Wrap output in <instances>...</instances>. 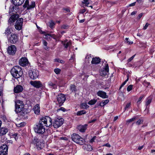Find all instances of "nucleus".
<instances>
[{"label":"nucleus","instance_id":"obj_32","mask_svg":"<svg viewBox=\"0 0 155 155\" xmlns=\"http://www.w3.org/2000/svg\"><path fill=\"white\" fill-rule=\"evenodd\" d=\"M86 112L84 110H82L79 111L77 113V116H80L82 114H86Z\"/></svg>","mask_w":155,"mask_h":155},{"label":"nucleus","instance_id":"obj_24","mask_svg":"<svg viewBox=\"0 0 155 155\" xmlns=\"http://www.w3.org/2000/svg\"><path fill=\"white\" fill-rule=\"evenodd\" d=\"M101 61V59L99 58L95 57L93 58L91 61L92 64H97Z\"/></svg>","mask_w":155,"mask_h":155},{"label":"nucleus","instance_id":"obj_29","mask_svg":"<svg viewBox=\"0 0 155 155\" xmlns=\"http://www.w3.org/2000/svg\"><path fill=\"white\" fill-rule=\"evenodd\" d=\"M65 41L64 43H63V41L62 42V43L64 47V48L66 49L68 46H70L71 45V43L70 41H68L67 43Z\"/></svg>","mask_w":155,"mask_h":155},{"label":"nucleus","instance_id":"obj_41","mask_svg":"<svg viewBox=\"0 0 155 155\" xmlns=\"http://www.w3.org/2000/svg\"><path fill=\"white\" fill-rule=\"evenodd\" d=\"M152 101L151 99H147V101L146 103V109L147 108V106L150 104Z\"/></svg>","mask_w":155,"mask_h":155},{"label":"nucleus","instance_id":"obj_2","mask_svg":"<svg viewBox=\"0 0 155 155\" xmlns=\"http://www.w3.org/2000/svg\"><path fill=\"white\" fill-rule=\"evenodd\" d=\"M19 15L18 14L12 15L10 17L8 22L10 26L13 25L15 22L16 21L14 25L15 28L17 30H21L22 27L23 19L22 18H18Z\"/></svg>","mask_w":155,"mask_h":155},{"label":"nucleus","instance_id":"obj_47","mask_svg":"<svg viewBox=\"0 0 155 155\" xmlns=\"http://www.w3.org/2000/svg\"><path fill=\"white\" fill-rule=\"evenodd\" d=\"M0 117L3 120L4 122H6V121L7 120V118L6 116L5 115H1Z\"/></svg>","mask_w":155,"mask_h":155},{"label":"nucleus","instance_id":"obj_4","mask_svg":"<svg viewBox=\"0 0 155 155\" xmlns=\"http://www.w3.org/2000/svg\"><path fill=\"white\" fill-rule=\"evenodd\" d=\"M71 138L72 141L77 144L82 145L85 143L84 139L76 133H73L71 135Z\"/></svg>","mask_w":155,"mask_h":155},{"label":"nucleus","instance_id":"obj_45","mask_svg":"<svg viewBox=\"0 0 155 155\" xmlns=\"http://www.w3.org/2000/svg\"><path fill=\"white\" fill-rule=\"evenodd\" d=\"M54 72L57 74H59L60 73L61 70L59 68H56L54 70Z\"/></svg>","mask_w":155,"mask_h":155},{"label":"nucleus","instance_id":"obj_52","mask_svg":"<svg viewBox=\"0 0 155 155\" xmlns=\"http://www.w3.org/2000/svg\"><path fill=\"white\" fill-rule=\"evenodd\" d=\"M136 54H134L133 56H132L128 60H127V62L128 63L130 62L132 60H133L134 58V57L135 56Z\"/></svg>","mask_w":155,"mask_h":155},{"label":"nucleus","instance_id":"obj_20","mask_svg":"<svg viewBox=\"0 0 155 155\" xmlns=\"http://www.w3.org/2000/svg\"><path fill=\"white\" fill-rule=\"evenodd\" d=\"M33 109L35 113L36 114H39L40 113V107L39 105L38 104H36L34 107Z\"/></svg>","mask_w":155,"mask_h":155},{"label":"nucleus","instance_id":"obj_60","mask_svg":"<svg viewBox=\"0 0 155 155\" xmlns=\"http://www.w3.org/2000/svg\"><path fill=\"white\" fill-rule=\"evenodd\" d=\"M85 11H86L85 9H81L80 11V12L81 13H83L84 12H85Z\"/></svg>","mask_w":155,"mask_h":155},{"label":"nucleus","instance_id":"obj_50","mask_svg":"<svg viewBox=\"0 0 155 155\" xmlns=\"http://www.w3.org/2000/svg\"><path fill=\"white\" fill-rule=\"evenodd\" d=\"M17 7H15L14 6H13L12 7L11 6L10 8V12H13V11H15V10H14L15 8V9H16V8L17 9Z\"/></svg>","mask_w":155,"mask_h":155},{"label":"nucleus","instance_id":"obj_19","mask_svg":"<svg viewBox=\"0 0 155 155\" xmlns=\"http://www.w3.org/2000/svg\"><path fill=\"white\" fill-rule=\"evenodd\" d=\"M26 110V109L23 108L22 109H21L18 111H17V112H15L17 113H19L18 114V115H20L21 116H24L27 113Z\"/></svg>","mask_w":155,"mask_h":155},{"label":"nucleus","instance_id":"obj_7","mask_svg":"<svg viewBox=\"0 0 155 155\" xmlns=\"http://www.w3.org/2000/svg\"><path fill=\"white\" fill-rule=\"evenodd\" d=\"M28 74L30 78L32 80L36 79L39 75L38 71L35 70H29Z\"/></svg>","mask_w":155,"mask_h":155},{"label":"nucleus","instance_id":"obj_10","mask_svg":"<svg viewBox=\"0 0 155 155\" xmlns=\"http://www.w3.org/2000/svg\"><path fill=\"white\" fill-rule=\"evenodd\" d=\"M32 143L36 145L37 148L38 150H39L42 149V148L41 146V142L39 139L36 137H34Z\"/></svg>","mask_w":155,"mask_h":155},{"label":"nucleus","instance_id":"obj_42","mask_svg":"<svg viewBox=\"0 0 155 155\" xmlns=\"http://www.w3.org/2000/svg\"><path fill=\"white\" fill-rule=\"evenodd\" d=\"M143 119H140L136 122V124L137 125H139L141 124H142L143 122Z\"/></svg>","mask_w":155,"mask_h":155},{"label":"nucleus","instance_id":"obj_25","mask_svg":"<svg viewBox=\"0 0 155 155\" xmlns=\"http://www.w3.org/2000/svg\"><path fill=\"white\" fill-rule=\"evenodd\" d=\"M109 102L108 99H106L101 102L99 104V106L102 107H104Z\"/></svg>","mask_w":155,"mask_h":155},{"label":"nucleus","instance_id":"obj_39","mask_svg":"<svg viewBox=\"0 0 155 155\" xmlns=\"http://www.w3.org/2000/svg\"><path fill=\"white\" fill-rule=\"evenodd\" d=\"M143 84L146 86L147 87H151V86L150 85V84L149 82H147L146 81H144L143 83Z\"/></svg>","mask_w":155,"mask_h":155},{"label":"nucleus","instance_id":"obj_11","mask_svg":"<svg viewBox=\"0 0 155 155\" xmlns=\"http://www.w3.org/2000/svg\"><path fill=\"white\" fill-rule=\"evenodd\" d=\"M8 147L6 144H3L0 147V155H6L8 154Z\"/></svg>","mask_w":155,"mask_h":155},{"label":"nucleus","instance_id":"obj_54","mask_svg":"<svg viewBox=\"0 0 155 155\" xmlns=\"http://www.w3.org/2000/svg\"><path fill=\"white\" fill-rule=\"evenodd\" d=\"M143 14V13H141L140 14H139L137 17V19L139 20L142 16Z\"/></svg>","mask_w":155,"mask_h":155},{"label":"nucleus","instance_id":"obj_59","mask_svg":"<svg viewBox=\"0 0 155 155\" xmlns=\"http://www.w3.org/2000/svg\"><path fill=\"white\" fill-rule=\"evenodd\" d=\"M136 3V2H133L132 3H131L129 5V6L131 7V6H135V5Z\"/></svg>","mask_w":155,"mask_h":155},{"label":"nucleus","instance_id":"obj_26","mask_svg":"<svg viewBox=\"0 0 155 155\" xmlns=\"http://www.w3.org/2000/svg\"><path fill=\"white\" fill-rule=\"evenodd\" d=\"M48 85L51 87L56 89L57 88V85L55 84L52 82L51 81H49L48 82Z\"/></svg>","mask_w":155,"mask_h":155},{"label":"nucleus","instance_id":"obj_63","mask_svg":"<svg viewBox=\"0 0 155 155\" xmlns=\"http://www.w3.org/2000/svg\"><path fill=\"white\" fill-rule=\"evenodd\" d=\"M96 120V119H93V120H90V121H89V123H93V122H95Z\"/></svg>","mask_w":155,"mask_h":155},{"label":"nucleus","instance_id":"obj_6","mask_svg":"<svg viewBox=\"0 0 155 155\" xmlns=\"http://www.w3.org/2000/svg\"><path fill=\"white\" fill-rule=\"evenodd\" d=\"M7 38L8 41L12 44L16 43L18 42V36L13 33L12 34Z\"/></svg>","mask_w":155,"mask_h":155},{"label":"nucleus","instance_id":"obj_27","mask_svg":"<svg viewBox=\"0 0 155 155\" xmlns=\"http://www.w3.org/2000/svg\"><path fill=\"white\" fill-rule=\"evenodd\" d=\"M55 25V23L52 20H50L48 23V26L51 29H53L54 28Z\"/></svg>","mask_w":155,"mask_h":155},{"label":"nucleus","instance_id":"obj_22","mask_svg":"<svg viewBox=\"0 0 155 155\" xmlns=\"http://www.w3.org/2000/svg\"><path fill=\"white\" fill-rule=\"evenodd\" d=\"M13 4L15 6L21 5L24 2V0H12Z\"/></svg>","mask_w":155,"mask_h":155},{"label":"nucleus","instance_id":"obj_3","mask_svg":"<svg viewBox=\"0 0 155 155\" xmlns=\"http://www.w3.org/2000/svg\"><path fill=\"white\" fill-rule=\"evenodd\" d=\"M12 76L15 78L21 77L23 74V71L21 67L16 66L13 67L11 70Z\"/></svg>","mask_w":155,"mask_h":155},{"label":"nucleus","instance_id":"obj_61","mask_svg":"<svg viewBox=\"0 0 155 155\" xmlns=\"http://www.w3.org/2000/svg\"><path fill=\"white\" fill-rule=\"evenodd\" d=\"M24 124L21 123L20 124H18V127H23L24 126Z\"/></svg>","mask_w":155,"mask_h":155},{"label":"nucleus","instance_id":"obj_28","mask_svg":"<svg viewBox=\"0 0 155 155\" xmlns=\"http://www.w3.org/2000/svg\"><path fill=\"white\" fill-rule=\"evenodd\" d=\"M70 90L72 92H75L77 91L76 87L74 85L71 84Z\"/></svg>","mask_w":155,"mask_h":155},{"label":"nucleus","instance_id":"obj_35","mask_svg":"<svg viewBox=\"0 0 155 155\" xmlns=\"http://www.w3.org/2000/svg\"><path fill=\"white\" fill-rule=\"evenodd\" d=\"M97 101V100L94 99L90 101L88 103L89 105H92L94 104Z\"/></svg>","mask_w":155,"mask_h":155},{"label":"nucleus","instance_id":"obj_8","mask_svg":"<svg viewBox=\"0 0 155 155\" xmlns=\"http://www.w3.org/2000/svg\"><path fill=\"white\" fill-rule=\"evenodd\" d=\"M7 51L9 55H14L16 51V46L13 45H12L8 46L7 48Z\"/></svg>","mask_w":155,"mask_h":155},{"label":"nucleus","instance_id":"obj_30","mask_svg":"<svg viewBox=\"0 0 155 155\" xmlns=\"http://www.w3.org/2000/svg\"><path fill=\"white\" fill-rule=\"evenodd\" d=\"M137 118L136 117H134L131 119L127 120L126 121V124L128 125L130 123L134 121L136 119H137Z\"/></svg>","mask_w":155,"mask_h":155},{"label":"nucleus","instance_id":"obj_1","mask_svg":"<svg viewBox=\"0 0 155 155\" xmlns=\"http://www.w3.org/2000/svg\"><path fill=\"white\" fill-rule=\"evenodd\" d=\"M52 126V119L48 116H45L41 118L36 124L34 130L37 133L42 134L45 131V126L51 127Z\"/></svg>","mask_w":155,"mask_h":155},{"label":"nucleus","instance_id":"obj_34","mask_svg":"<svg viewBox=\"0 0 155 155\" xmlns=\"http://www.w3.org/2000/svg\"><path fill=\"white\" fill-rule=\"evenodd\" d=\"M81 107L84 109H86L89 106L86 103H83L81 104Z\"/></svg>","mask_w":155,"mask_h":155},{"label":"nucleus","instance_id":"obj_56","mask_svg":"<svg viewBox=\"0 0 155 155\" xmlns=\"http://www.w3.org/2000/svg\"><path fill=\"white\" fill-rule=\"evenodd\" d=\"M58 110H61L63 112H64L66 111V109L63 107H61L60 108L58 109Z\"/></svg>","mask_w":155,"mask_h":155},{"label":"nucleus","instance_id":"obj_12","mask_svg":"<svg viewBox=\"0 0 155 155\" xmlns=\"http://www.w3.org/2000/svg\"><path fill=\"white\" fill-rule=\"evenodd\" d=\"M109 71V68L108 65L107 64H105V66L103 70L101 71L100 74L103 77H104L107 74Z\"/></svg>","mask_w":155,"mask_h":155},{"label":"nucleus","instance_id":"obj_53","mask_svg":"<svg viewBox=\"0 0 155 155\" xmlns=\"http://www.w3.org/2000/svg\"><path fill=\"white\" fill-rule=\"evenodd\" d=\"M150 25V24L148 23H147L145 26L143 28V29L144 30H145L147 29V27H148V25Z\"/></svg>","mask_w":155,"mask_h":155},{"label":"nucleus","instance_id":"obj_13","mask_svg":"<svg viewBox=\"0 0 155 155\" xmlns=\"http://www.w3.org/2000/svg\"><path fill=\"white\" fill-rule=\"evenodd\" d=\"M15 112L18 111L21 109L24 108V105L23 104V102L21 101H18L15 102Z\"/></svg>","mask_w":155,"mask_h":155},{"label":"nucleus","instance_id":"obj_21","mask_svg":"<svg viewBox=\"0 0 155 155\" xmlns=\"http://www.w3.org/2000/svg\"><path fill=\"white\" fill-rule=\"evenodd\" d=\"M12 33V29L10 27V26H8V27L7 28L5 31L4 33H3L4 34V35H5V36L7 37H8V36L9 35L11 34Z\"/></svg>","mask_w":155,"mask_h":155},{"label":"nucleus","instance_id":"obj_43","mask_svg":"<svg viewBox=\"0 0 155 155\" xmlns=\"http://www.w3.org/2000/svg\"><path fill=\"white\" fill-rule=\"evenodd\" d=\"M54 61L55 62L60 63L62 64H64V61L63 60H60L59 58H56L55 59Z\"/></svg>","mask_w":155,"mask_h":155},{"label":"nucleus","instance_id":"obj_58","mask_svg":"<svg viewBox=\"0 0 155 155\" xmlns=\"http://www.w3.org/2000/svg\"><path fill=\"white\" fill-rule=\"evenodd\" d=\"M96 138V136H94L93 137V138L90 140V142L91 143H92L94 142V140Z\"/></svg>","mask_w":155,"mask_h":155},{"label":"nucleus","instance_id":"obj_46","mask_svg":"<svg viewBox=\"0 0 155 155\" xmlns=\"http://www.w3.org/2000/svg\"><path fill=\"white\" fill-rule=\"evenodd\" d=\"M144 96L143 95H142L141 96L139 97V99H138V101L137 102V105L138 106L140 104V101H141L142 99L143 98Z\"/></svg>","mask_w":155,"mask_h":155},{"label":"nucleus","instance_id":"obj_14","mask_svg":"<svg viewBox=\"0 0 155 155\" xmlns=\"http://www.w3.org/2000/svg\"><path fill=\"white\" fill-rule=\"evenodd\" d=\"M30 83L31 85L36 88H40L43 86L42 83L39 81H31Z\"/></svg>","mask_w":155,"mask_h":155},{"label":"nucleus","instance_id":"obj_55","mask_svg":"<svg viewBox=\"0 0 155 155\" xmlns=\"http://www.w3.org/2000/svg\"><path fill=\"white\" fill-rule=\"evenodd\" d=\"M130 104V103H128L126 104V105L125 107V108H124V110H125L124 111H125L127 109V108H128L129 107Z\"/></svg>","mask_w":155,"mask_h":155},{"label":"nucleus","instance_id":"obj_23","mask_svg":"<svg viewBox=\"0 0 155 155\" xmlns=\"http://www.w3.org/2000/svg\"><path fill=\"white\" fill-rule=\"evenodd\" d=\"M8 131V129L7 128H1L0 129V136H2L5 134Z\"/></svg>","mask_w":155,"mask_h":155},{"label":"nucleus","instance_id":"obj_36","mask_svg":"<svg viewBox=\"0 0 155 155\" xmlns=\"http://www.w3.org/2000/svg\"><path fill=\"white\" fill-rule=\"evenodd\" d=\"M88 0H84V1L81 2L82 5H83L85 4V6L88 7V4H89V3L88 2Z\"/></svg>","mask_w":155,"mask_h":155},{"label":"nucleus","instance_id":"obj_57","mask_svg":"<svg viewBox=\"0 0 155 155\" xmlns=\"http://www.w3.org/2000/svg\"><path fill=\"white\" fill-rule=\"evenodd\" d=\"M103 146H106V147H111V146L109 143H106V144L103 145Z\"/></svg>","mask_w":155,"mask_h":155},{"label":"nucleus","instance_id":"obj_44","mask_svg":"<svg viewBox=\"0 0 155 155\" xmlns=\"http://www.w3.org/2000/svg\"><path fill=\"white\" fill-rule=\"evenodd\" d=\"M40 33L41 34H44V35H45V36L46 38H50V34H46V33L45 32L43 31H40Z\"/></svg>","mask_w":155,"mask_h":155},{"label":"nucleus","instance_id":"obj_40","mask_svg":"<svg viewBox=\"0 0 155 155\" xmlns=\"http://www.w3.org/2000/svg\"><path fill=\"white\" fill-rule=\"evenodd\" d=\"M125 42L128 45H131L133 44V42L129 40L128 38H126L125 39Z\"/></svg>","mask_w":155,"mask_h":155},{"label":"nucleus","instance_id":"obj_15","mask_svg":"<svg viewBox=\"0 0 155 155\" xmlns=\"http://www.w3.org/2000/svg\"><path fill=\"white\" fill-rule=\"evenodd\" d=\"M19 64L21 66L25 67L28 65L29 63L28 59L25 57H23L20 59Z\"/></svg>","mask_w":155,"mask_h":155},{"label":"nucleus","instance_id":"obj_37","mask_svg":"<svg viewBox=\"0 0 155 155\" xmlns=\"http://www.w3.org/2000/svg\"><path fill=\"white\" fill-rule=\"evenodd\" d=\"M29 6V4L28 0H26L24 3V4L23 5V7L25 9L26 8H27L28 6Z\"/></svg>","mask_w":155,"mask_h":155},{"label":"nucleus","instance_id":"obj_62","mask_svg":"<svg viewBox=\"0 0 155 155\" xmlns=\"http://www.w3.org/2000/svg\"><path fill=\"white\" fill-rule=\"evenodd\" d=\"M149 51H150V54H152L154 51L153 49V48L150 49V50Z\"/></svg>","mask_w":155,"mask_h":155},{"label":"nucleus","instance_id":"obj_51","mask_svg":"<svg viewBox=\"0 0 155 155\" xmlns=\"http://www.w3.org/2000/svg\"><path fill=\"white\" fill-rule=\"evenodd\" d=\"M133 88V85H129L127 88V90L128 91H130Z\"/></svg>","mask_w":155,"mask_h":155},{"label":"nucleus","instance_id":"obj_18","mask_svg":"<svg viewBox=\"0 0 155 155\" xmlns=\"http://www.w3.org/2000/svg\"><path fill=\"white\" fill-rule=\"evenodd\" d=\"M87 124H85L84 125H80L77 126V128L79 131L82 133L84 132L87 128Z\"/></svg>","mask_w":155,"mask_h":155},{"label":"nucleus","instance_id":"obj_49","mask_svg":"<svg viewBox=\"0 0 155 155\" xmlns=\"http://www.w3.org/2000/svg\"><path fill=\"white\" fill-rule=\"evenodd\" d=\"M69 28V26L67 25H63L61 26V28L62 29H68Z\"/></svg>","mask_w":155,"mask_h":155},{"label":"nucleus","instance_id":"obj_38","mask_svg":"<svg viewBox=\"0 0 155 155\" xmlns=\"http://www.w3.org/2000/svg\"><path fill=\"white\" fill-rule=\"evenodd\" d=\"M86 150L87 151H91L92 150V147L91 145H87L85 147Z\"/></svg>","mask_w":155,"mask_h":155},{"label":"nucleus","instance_id":"obj_33","mask_svg":"<svg viewBox=\"0 0 155 155\" xmlns=\"http://www.w3.org/2000/svg\"><path fill=\"white\" fill-rule=\"evenodd\" d=\"M127 79L121 84L120 86L119 90H120L121 88L126 84V82L128 81L129 80V75L128 74L127 75Z\"/></svg>","mask_w":155,"mask_h":155},{"label":"nucleus","instance_id":"obj_64","mask_svg":"<svg viewBox=\"0 0 155 155\" xmlns=\"http://www.w3.org/2000/svg\"><path fill=\"white\" fill-rule=\"evenodd\" d=\"M43 44L44 45L47 46L48 44V43L47 41H43Z\"/></svg>","mask_w":155,"mask_h":155},{"label":"nucleus","instance_id":"obj_31","mask_svg":"<svg viewBox=\"0 0 155 155\" xmlns=\"http://www.w3.org/2000/svg\"><path fill=\"white\" fill-rule=\"evenodd\" d=\"M35 6V2H31L30 5H29V6L27 7V10L31 9L32 8H33Z\"/></svg>","mask_w":155,"mask_h":155},{"label":"nucleus","instance_id":"obj_48","mask_svg":"<svg viewBox=\"0 0 155 155\" xmlns=\"http://www.w3.org/2000/svg\"><path fill=\"white\" fill-rule=\"evenodd\" d=\"M50 37L55 40H56L57 38V36L54 34H50Z\"/></svg>","mask_w":155,"mask_h":155},{"label":"nucleus","instance_id":"obj_9","mask_svg":"<svg viewBox=\"0 0 155 155\" xmlns=\"http://www.w3.org/2000/svg\"><path fill=\"white\" fill-rule=\"evenodd\" d=\"M57 100L59 106H61L63 105L65 101L66 98L64 94H60L58 95Z\"/></svg>","mask_w":155,"mask_h":155},{"label":"nucleus","instance_id":"obj_5","mask_svg":"<svg viewBox=\"0 0 155 155\" xmlns=\"http://www.w3.org/2000/svg\"><path fill=\"white\" fill-rule=\"evenodd\" d=\"M64 120L62 118H55L53 122L52 125L55 128H58L60 127L63 124Z\"/></svg>","mask_w":155,"mask_h":155},{"label":"nucleus","instance_id":"obj_16","mask_svg":"<svg viewBox=\"0 0 155 155\" xmlns=\"http://www.w3.org/2000/svg\"><path fill=\"white\" fill-rule=\"evenodd\" d=\"M97 94L98 96L103 98H108L109 97L108 96L106 95V93L102 91H98L97 92Z\"/></svg>","mask_w":155,"mask_h":155},{"label":"nucleus","instance_id":"obj_17","mask_svg":"<svg viewBox=\"0 0 155 155\" xmlns=\"http://www.w3.org/2000/svg\"><path fill=\"white\" fill-rule=\"evenodd\" d=\"M23 90V87L20 85H17L14 88V91L16 93H18L22 91Z\"/></svg>","mask_w":155,"mask_h":155}]
</instances>
